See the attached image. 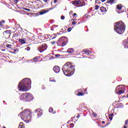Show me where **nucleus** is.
<instances>
[{"label":"nucleus","mask_w":128,"mask_h":128,"mask_svg":"<svg viewBox=\"0 0 128 128\" xmlns=\"http://www.w3.org/2000/svg\"><path fill=\"white\" fill-rule=\"evenodd\" d=\"M32 80L29 78H25L22 80L18 84V88L20 92H28L30 88Z\"/></svg>","instance_id":"1"},{"label":"nucleus","mask_w":128,"mask_h":128,"mask_svg":"<svg viewBox=\"0 0 128 128\" xmlns=\"http://www.w3.org/2000/svg\"><path fill=\"white\" fill-rule=\"evenodd\" d=\"M76 69L70 62H66L62 67V71L66 76H72L74 74Z\"/></svg>","instance_id":"2"},{"label":"nucleus","mask_w":128,"mask_h":128,"mask_svg":"<svg viewBox=\"0 0 128 128\" xmlns=\"http://www.w3.org/2000/svg\"><path fill=\"white\" fill-rule=\"evenodd\" d=\"M18 116H20L22 120H24L26 124L30 122V118H32V111L30 109H26L20 112Z\"/></svg>","instance_id":"3"},{"label":"nucleus","mask_w":128,"mask_h":128,"mask_svg":"<svg viewBox=\"0 0 128 128\" xmlns=\"http://www.w3.org/2000/svg\"><path fill=\"white\" fill-rule=\"evenodd\" d=\"M114 31L118 34H122L126 30V24L122 21H119L114 24Z\"/></svg>","instance_id":"4"},{"label":"nucleus","mask_w":128,"mask_h":128,"mask_svg":"<svg viewBox=\"0 0 128 128\" xmlns=\"http://www.w3.org/2000/svg\"><path fill=\"white\" fill-rule=\"evenodd\" d=\"M34 96L32 94L28 92H25L22 94L19 97L20 100L28 102H32L34 100Z\"/></svg>","instance_id":"5"},{"label":"nucleus","mask_w":128,"mask_h":128,"mask_svg":"<svg viewBox=\"0 0 128 128\" xmlns=\"http://www.w3.org/2000/svg\"><path fill=\"white\" fill-rule=\"evenodd\" d=\"M68 40L66 36H62L60 38L57 42V44L59 46H64L68 44Z\"/></svg>","instance_id":"6"},{"label":"nucleus","mask_w":128,"mask_h":128,"mask_svg":"<svg viewBox=\"0 0 128 128\" xmlns=\"http://www.w3.org/2000/svg\"><path fill=\"white\" fill-rule=\"evenodd\" d=\"M126 92V87L124 85H119L116 88L115 92L117 94H122Z\"/></svg>","instance_id":"7"},{"label":"nucleus","mask_w":128,"mask_h":128,"mask_svg":"<svg viewBox=\"0 0 128 128\" xmlns=\"http://www.w3.org/2000/svg\"><path fill=\"white\" fill-rule=\"evenodd\" d=\"M72 4L76 6V4H80V6H86V2L84 0H75L72 1Z\"/></svg>","instance_id":"8"},{"label":"nucleus","mask_w":128,"mask_h":128,"mask_svg":"<svg viewBox=\"0 0 128 128\" xmlns=\"http://www.w3.org/2000/svg\"><path fill=\"white\" fill-rule=\"evenodd\" d=\"M48 48V45L46 44H43L38 47V50L40 52H44Z\"/></svg>","instance_id":"9"},{"label":"nucleus","mask_w":128,"mask_h":128,"mask_svg":"<svg viewBox=\"0 0 128 128\" xmlns=\"http://www.w3.org/2000/svg\"><path fill=\"white\" fill-rule=\"evenodd\" d=\"M34 112L37 114V118H40L42 116V110L40 108H37L34 110Z\"/></svg>","instance_id":"10"},{"label":"nucleus","mask_w":128,"mask_h":128,"mask_svg":"<svg viewBox=\"0 0 128 128\" xmlns=\"http://www.w3.org/2000/svg\"><path fill=\"white\" fill-rule=\"evenodd\" d=\"M53 70L56 72V74H58L60 72V67L58 66H55L53 68Z\"/></svg>","instance_id":"11"},{"label":"nucleus","mask_w":128,"mask_h":128,"mask_svg":"<svg viewBox=\"0 0 128 128\" xmlns=\"http://www.w3.org/2000/svg\"><path fill=\"white\" fill-rule=\"evenodd\" d=\"M122 44L124 48H128V40H123Z\"/></svg>","instance_id":"12"},{"label":"nucleus","mask_w":128,"mask_h":128,"mask_svg":"<svg viewBox=\"0 0 128 128\" xmlns=\"http://www.w3.org/2000/svg\"><path fill=\"white\" fill-rule=\"evenodd\" d=\"M50 10H42L39 11L38 12L40 16H42V14H46V12H48Z\"/></svg>","instance_id":"13"},{"label":"nucleus","mask_w":128,"mask_h":128,"mask_svg":"<svg viewBox=\"0 0 128 128\" xmlns=\"http://www.w3.org/2000/svg\"><path fill=\"white\" fill-rule=\"evenodd\" d=\"M82 52H84L85 54H86L87 56H90V54H92V51L90 50H86V49L83 50Z\"/></svg>","instance_id":"14"},{"label":"nucleus","mask_w":128,"mask_h":128,"mask_svg":"<svg viewBox=\"0 0 128 128\" xmlns=\"http://www.w3.org/2000/svg\"><path fill=\"white\" fill-rule=\"evenodd\" d=\"M74 52V48H69L68 49L66 52H68V54H72L73 52Z\"/></svg>","instance_id":"15"},{"label":"nucleus","mask_w":128,"mask_h":128,"mask_svg":"<svg viewBox=\"0 0 128 128\" xmlns=\"http://www.w3.org/2000/svg\"><path fill=\"white\" fill-rule=\"evenodd\" d=\"M19 42H21V44H26V39L24 38H20L18 40Z\"/></svg>","instance_id":"16"},{"label":"nucleus","mask_w":128,"mask_h":128,"mask_svg":"<svg viewBox=\"0 0 128 128\" xmlns=\"http://www.w3.org/2000/svg\"><path fill=\"white\" fill-rule=\"evenodd\" d=\"M24 122H21L19 124L18 128H24Z\"/></svg>","instance_id":"17"},{"label":"nucleus","mask_w":128,"mask_h":128,"mask_svg":"<svg viewBox=\"0 0 128 128\" xmlns=\"http://www.w3.org/2000/svg\"><path fill=\"white\" fill-rule=\"evenodd\" d=\"M100 10L102 12H106V9L104 7L102 6L100 8Z\"/></svg>","instance_id":"18"},{"label":"nucleus","mask_w":128,"mask_h":128,"mask_svg":"<svg viewBox=\"0 0 128 128\" xmlns=\"http://www.w3.org/2000/svg\"><path fill=\"white\" fill-rule=\"evenodd\" d=\"M114 0H108L106 4H114Z\"/></svg>","instance_id":"19"},{"label":"nucleus","mask_w":128,"mask_h":128,"mask_svg":"<svg viewBox=\"0 0 128 128\" xmlns=\"http://www.w3.org/2000/svg\"><path fill=\"white\" fill-rule=\"evenodd\" d=\"M122 4H119L118 5H117V10H122Z\"/></svg>","instance_id":"20"},{"label":"nucleus","mask_w":128,"mask_h":128,"mask_svg":"<svg viewBox=\"0 0 128 128\" xmlns=\"http://www.w3.org/2000/svg\"><path fill=\"white\" fill-rule=\"evenodd\" d=\"M118 108H124V104H122V103L119 104H118Z\"/></svg>","instance_id":"21"},{"label":"nucleus","mask_w":128,"mask_h":128,"mask_svg":"<svg viewBox=\"0 0 128 128\" xmlns=\"http://www.w3.org/2000/svg\"><path fill=\"white\" fill-rule=\"evenodd\" d=\"M10 30H6L3 32V34H8L10 32Z\"/></svg>","instance_id":"22"},{"label":"nucleus","mask_w":128,"mask_h":128,"mask_svg":"<svg viewBox=\"0 0 128 128\" xmlns=\"http://www.w3.org/2000/svg\"><path fill=\"white\" fill-rule=\"evenodd\" d=\"M84 93L82 92H78V96H84Z\"/></svg>","instance_id":"23"},{"label":"nucleus","mask_w":128,"mask_h":128,"mask_svg":"<svg viewBox=\"0 0 128 128\" xmlns=\"http://www.w3.org/2000/svg\"><path fill=\"white\" fill-rule=\"evenodd\" d=\"M13 50L14 52L13 54H16V52H18V48L14 49Z\"/></svg>","instance_id":"24"},{"label":"nucleus","mask_w":128,"mask_h":128,"mask_svg":"<svg viewBox=\"0 0 128 128\" xmlns=\"http://www.w3.org/2000/svg\"><path fill=\"white\" fill-rule=\"evenodd\" d=\"M52 36H53L52 40H54V38H56V36H58V35H56V34H53V35Z\"/></svg>","instance_id":"25"},{"label":"nucleus","mask_w":128,"mask_h":128,"mask_svg":"<svg viewBox=\"0 0 128 128\" xmlns=\"http://www.w3.org/2000/svg\"><path fill=\"white\" fill-rule=\"evenodd\" d=\"M6 46L8 48H12V44H8L6 45Z\"/></svg>","instance_id":"26"},{"label":"nucleus","mask_w":128,"mask_h":128,"mask_svg":"<svg viewBox=\"0 0 128 128\" xmlns=\"http://www.w3.org/2000/svg\"><path fill=\"white\" fill-rule=\"evenodd\" d=\"M72 28H74V27L68 28V32H72Z\"/></svg>","instance_id":"27"},{"label":"nucleus","mask_w":128,"mask_h":128,"mask_svg":"<svg viewBox=\"0 0 128 128\" xmlns=\"http://www.w3.org/2000/svg\"><path fill=\"white\" fill-rule=\"evenodd\" d=\"M54 112V108H49V112Z\"/></svg>","instance_id":"28"},{"label":"nucleus","mask_w":128,"mask_h":128,"mask_svg":"<svg viewBox=\"0 0 128 128\" xmlns=\"http://www.w3.org/2000/svg\"><path fill=\"white\" fill-rule=\"evenodd\" d=\"M99 8H100V6L98 5H96L95 6V10H98Z\"/></svg>","instance_id":"29"},{"label":"nucleus","mask_w":128,"mask_h":128,"mask_svg":"<svg viewBox=\"0 0 128 128\" xmlns=\"http://www.w3.org/2000/svg\"><path fill=\"white\" fill-rule=\"evenodd\" d=\"M92 115L94 116V118H96V116H98V114H96V112H93Z\"/></svg>","instance_id":"30"},{"label":"nucleus","mask_w":128,"mask_h":128,"mask_svg":"<svg viewBox=\"0 0 128 128\" xmlns=\"http://www.w3.org/2000/svg\"><path fill=\"white\" fill-rule=\"evenodd\" d=\"M23 10H27V12H30V10L24 8H22Z\"/></svg>","instance_id":"31"},{"label":"nucleus","mask_w":128,"mask_h":128,"mask_svg":"<svg viewBox=\"0 0 128 128\" xmlns=\"http://www.w3.org/2000/svg\"><path fill=\"white\" fill-rule=\"evenodd\" d=\"M25 50H26L28 52H30V48L27 47Z\"/></svg>","instance_id":"32"},{"label":"nucleus","mask_w":128,"mask_h":128,"mask_svg":"<svg viewBox=\"0 0 128 128\" xmlns=\"http://www.w3.org/2000/svg\"><path fill=\"white\" fill-rule=\"evenodd\" d=\"M113 116H108V118L110 120H112Z\"/></svg>","instance_id":"33"},{"label":"nucleus","mask_w":128,"mask_h":128,"mask_svg":"<svg viewBox=\"0 0 128 128\" xmlns=\"http://www.w3.org/2000/svg\"><path fill=\"white\" fill-rule=\"evenodd\" d=\"M55 56L56 58H60V54H55Z\"/></svg>","instance_id":"34"},{"label":"nucleus","mask_w":128,"mask_h":128,"mask_svg":"<svg viewBox=\"0 0 128 128\" xmlns=\"http://www.w3.org/2000/svg\"><path fill=\"white\" fill-rule=\"evenodd\" d=\"M74 123H72L70 124V128H74Z\"/></svg>","instance_id":"35"},{"label":"nucleus","mask_w":128,"mask_h":128,"mask_svg":"<svg viewBox=\"0 0 128 128\" xmlns=\"http://www.w3.org/2000/svg\"><path fill=\"white\" fill-rule=\"evenodd\" d=\"M96 4H100V2L99 1H96Z\"/></svg>","instance_id":"36"},{"label":"nucleus","mask_w":128,"mask_h":128,"mask_svg":"<svg viewBox=\"0 0 128 128\" xmlns=\"http://www.w3.org/2000/svg\"><path fill=\"white\" fill-rule=\"evenodd\" d=\"M60 18H61V20H64L65 17L64 16H61Z\"/></svg>","instance_id":"37"},{"label":"nucleus","mask_w":128,"mask_h":128,"mask_svg":"<svg viewBox=\"0 0 128 128\" xmlns=\"http://www.w3.org/2000/svg\"><path fill=\"white\" fill-rule=\"evenodd\" d=\"M84 16H86L87 18H90V16H88V13H86Z\"/></svg>","instance_id":"38"},{"label":"nucleus","mask_w":128,"mask_h":128,"mask_svg":"<svg viewBox=\"0 0 128 128\" xmlns=\"http://www.w3.org/2000/svg\"><path fill=\"white\" fill-rule=\"evenodd\" d=\"M50 82H56V80H50Z\"/></svg>","instance_id":"39"},{"label":"nucleus","mask_w":128,"mask_h":128,"mask_svg":"<svg viewBox=\"0 0 128 128\" xmlns=\"http://www.w3.org/2000/svg\"><path fill=\"white\" fill-rule=\"evenodd\" d=\"M128 120H126V121H125V124L126 126V125H128Z\"/></svg>","instance_id":"40"},{"label":"nucleus","mask_w":128,"mask_h":128,"mask_svg":"<svg viewBox=\"0 0 128 128\" xmlns=\"http://www.w3.org/2000/svg\"><path fill=\"white\" fill-rule=\"evenodd\" d=\"M42 90H46V86H42Z\"/></svg>","instance_id":"41"},{"label":"nucleus","mask_w":128,"mask_h":128,"mask_svg":"<svg viewBox=\"0 0 128 128\" xmlns=\"http://www.w3.org/2000/svg\"><path fill=\"white\" fill-rule=\"evenodd\" d=\"M76 24V22H72V26H74V24Z\"/></svg>","instance_id":"42"},{"label":"nucleus","mask_w":128,"mask_h":128,"mask_svg":"<svg viewBox=\"0 0 128 128\" xmlns=\"http://www.w3.org/2000/svg\"><path fill=\"white\" fill-rule=\"evenodd\" d=\"M108 116H113V117H114V114H113V113L110 114L108 115Z\"/></svg>","instance_id":"43"},{"label":"nucleus","mask_w":128,"mask_h":128,"mask_svg":"<svg viewBox=\"0 0 128 128\" xmlns=\"http://www.w3.org/2000/svg\"><path fill=\"white\" fill-rule=\"evenodd\" d=\"M14 2L15 4H18V0H14Z\"/></svg>","instance_id":"44"},{"label":"nucleus","mask_w":128,"mask_h":128,"mask_svg":"<svg viewBox=\"0 0 128 128\" xmlns=\"http://www.w3.org/2000/svg\"><path fill=\"white\" fill-rule=\"evenodd\" d=\"M122 11H118V14H122Z\"/></svg>","instance_id":"45"},{"label":"nucleus","mask_w":128,"mask_h":128,"mask_svg":"<svg viewBox=\"0 0 128 128\" xmlns=\"http://www.w3.org/2000/svg\"><path fill=\"white\" fill-rule=\"evenodd\" d=\"M80 114H78L76 116L77 118H80Z\"/></svg>","instance_id":"46"},{"label":"nucleus","mask_w":128,"mask_h":128,"mask_svg":"<svg viewBox=\"0 0 128 128\" xmlns=\"http://www.w3.org/2000/svg\"><path fill=\"white\" fill-rule=\"evenodd\" d=\"M58 2V0H54V4H56Z\"/></svg>","instance_id":"47"},{"label":"nucleus","mask_w":128,"mask_h":128,"mask_svg":"<svg viewBox=\"0 0 128 128\" xmlns=\"http://www.w3.org/2000/svg\"><path fill=\"white\" fill-rule=\"evenodd\" d=\"M58 25H54L53 26V28H58Z\"/></svg>","instance_id":"48"},{"label":"nucleus","mask_w":128,"mask_h":128,"mask_svg":"<svg viewBox=\"0 0 128 128\" xmlns=\"http://www.w3.org/2000/svg\"><path fill=\"white\" fill-rule=\"evenodd\" d=\"M62 32H62V31H60V34L58 33V34H62Z\"/></svg>","instance_id":"49"},{"label":"nucleus","mask_w":128,"mask_h":128,"mask_svg":"<svg viewBox=\"0 0 128 128\" xmlns=\"http://www.w3.org/2000/svg\"><path fill=\"white\" fill-rule=\"evenodd\" d=\"M54 8H50L48 10H54Z\"/></svg>","instance_id":"50"},{"label":"nucleus","mask_w":128,"mask_h":128,"mask_svg":"<svg viewBox=\"0 0 128 128\" xmlns=\"http://www.w3.org/2000/svg\"><path fill=\"white\" fill-rule=\"evenodd\" d=\"M52 44H56V42H52Z\"/></svg>","instance_id":"51"},{"label":"nucleus","mask_w":128,"mask_h":128,"mask_svg":"<svg viewBox=\"0 0 128 128\" xmlns=\"http://www.w3.org/2000/svg\"><path fill=\"white\" fill-rule=\"evenodd\" d=\"M76 16V13H74V14H73V16Z\"/></svg>","instance_id":"52"},{"label":"nucleus","mask_w":128,"mask_h":128,"mask_svg":"<svg viewBox=\"0 0 128 128\" xmlns=\"http://www.w3.org/2000/svg\"><path fill=\"white\" fill-rule=\"evenodd\" d=\"M1 22H2V24H4L6 22V21L2 20Z\"/></svg>","instance_id":"53"},{"label":"nucleus","mask_w":128,"mask_h":128,"mask_svg":"<svg viewBox=\"0 0 128 128\" xmlns=\"http://www.w3.org/2000/svg\"><path fill=\"white\" fill-rule=\"evenodd\" d=\"M2 26V22H0V26Z\"/></svg>","instance_id":"54"},{"label":"nucleus","mask_w":128,"mask_h":128,"mask_svg":"<svg viewBox=\"0 0 128 128\" xmlns=\"http://www.w3.org/2000/svg\"><path fill=\"white\" fill-rule=\"evenodd\" d=\"M44 2H48V0H43Z\"/></svg>","instance_id":"55"},{"label":"nucleus","mask_w":128,"mask_h":128,"mask_svg":"<svg viewBox=\"0 0 128 128\" xmlns=\"http://www.w3.org/2000/svg\"><path fill=\"white\" fill-rule=\"evenodd\" d=\"M33 60H38V57H36L34 58Z\"/></svg>","instance_id":"56"},{"label":"nucleus","mask_w":128,"mask_h":128,"mask_svg":"<svg viewBox=\"0 0 128 128\" xmlns=\"http://www.w3.org/2000/svg\"><path fill=\"white\" fill-rule=\"evenodd\" d=\"M72 12H73L72 11H70L69 14H72Z\"/></svg>","instance_id":"57"},{"label":"nucleus","mask_w":128,"mask_h":128,"mask_svg":"<svg viewBox=\"0 0 128 128\" xmlns=\"http://www.w3.org/2000/svg\"><path fill=\"white\" fill-rule=\"evenodd\" d=\"M102 124H106V122H104V121H102Z\"/></svg>","instance_id":"58"},{"label":"nucleus","mask_w":128,"mask_h":128,"mask_svg":"<svg viewBox=\"0 0 128 128\" xmlns=\"http://www.w3.org/2000/svg\"><path fill=\"white\" fill-rule=\"evenodd\" d=\"M2 52H6V49H2Z\"/></svg>","instance_id":"59"},{"label":"nucleus","mask_w":128,"mask_h":128,"mask_svg":"<svg viewBox=\"0 0 128 128\" xmlns=\"http://www.w3.org/2000/svg\"><path fill=\"white\" fill-rule=\"evenodd\" d=\"M101 2H104L106 1V0H100Z\"/></svg>","instance_id":"60"},{"label":"nucleus","mask_w":128,"mask_h":128,"mask_svg":"<svg viewBox=\"0 0 128 128\" xmlns=\"http://www.w3.org/2000/svg\"><path fill=\"white\" fill-rule=\"evenodd\" d=\"M16 34H14V38H16Z\"/></svg>","instance_id":"61"},{"label":"nucleus","mask_w":128,"mask_h":128,"mask_svg":"<svg viewBox=\"0 0 128 128\" xmlns=\"http://www.w3.org/2000/svg\"><path fill=\"white\" fill-rule=\"evenodd\" d=\"M124 128H128V127H126V126H124Z\"/></svg>","instance_id":"62"},{"label":"nucleus","mask_w":128,"mask_h":128,"mask_svg":"<svg viewBox=\"0 0 128 128\" xmlns=\"http://www.w3.org/2000/svg\"><path fill=\"white\" fill-rule=\"evenodd\" d=\"M71 20H72V21L74 20V19H72Z\"/></svg>","instance_id":"63"},{"label":"nucleus","mask_w":128,"mask_h":128,"mask_svg":"<svg viewBox=\"0 0 128 128\" xmlns=\"http://www.w3.org/2000/svg\"><path fill=\"white\" fill-rule=\"evenodd\" d=\"M84 92H86V89H85Z\"/></svg>","instance_id":"64"}]
</instances>
